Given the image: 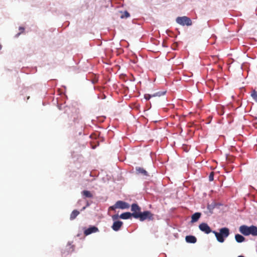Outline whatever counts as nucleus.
Masks as SVG:
<instances>
[{"label":"nucleus","instance_id":"1","mask_svg":"<svg viewBox=\"0 0 257 257\" xmlns=\"http://www.w3.org/2000/svg\"><path fill=\"white\" fill-rule=\"evenodd\" d=\"M239 232L245 236L251 235L253 236H257V226L251 225L248 226L245 225H241L239 228Z\"/></svg>","mask_w":257,"mask_h":257},{"label":"nucleus","instance_id":"2","mask_svg":"<svg viewBox=\"0 0 257 257\" xmlns=\"http://www.w3.org/2000/svg\"><path fill=\"white\" fill-rule=\"evenodd\" d=\"M213 233L217 240L220 242H223L224 241V237H227L229 234V230L227 227H223L219 230V232H217L215 231H213Z\"/></svg>","mask_w":257,"mask_h":257},{"label":"nucleus","instance_id":"3","mask_svg":"<svg viewBox=\"0 0 257 257\" xmlns=\"http://www.w3.org/2000/svg\"><path fill=\"white\" fill-rule=\"evenodd\" d=\"M135 218H139L141 221L146 219L149 220H153L154 219V214L149 211H145L143 212H141L140 214L135 213Z\"/></svg>","mask_w":257,"mask_h":257},{"label":"nucleus","instance_id":"4","mask_svg":"<svg viewBox=\"0 0 257 257\" xmlns=\"http://www.w3.org/2000/svg\"><path fill=\"white\" fill-rule=\"evenodd\" d=\"M176 22L182 26H189L192 25L191 20L186 16L177 17Z\"/></svg>","mask_w":257,"mask_h":257},{"label":"nucleus","instance_id":"5","mask_svg":"<svg viewBox=\"0 0 257 257\" xmlns=\"http://www.w3.org/2000/svg\"><path fill=\"white\" fill-rule=\"evenodd\" d=\"M199 228L200 230L206 234H209V233L212 232L213 231L209 225L206 223H201L199 225Z\"/></svg>","mask_w":257,"mask_h":257},{"label":"nucleus","instance_id":"6","mask_svg":"<svg viewBox=\"0 0 257 257\" xmlns=\"http://www.w3.org/2000/svg\"><path fill=\"white\" fill-rule=\"evenodd\" d=\"M131 211L133 212L132 214L135 218V213L140 214L141 213V208L137 204L134 203L131 206Z\"/></svg>","mask_w":257,"mask_h":257},{"label":"nucleus","instance_id":"7","mask_svg":"<svg viewBox=\"0 0 257 257\" xmlns=\"http://www.w3.org/2000/svg\"><path fill=\"white\" fill-rule=\"evenodd\" d=\"M115 207H117V208L124 209L128 208L130 207V205L125 202L122 201H117L115 203Z\"/></svg>","mask_w":257,"mask_h":257},{"label":"nucleus","instance_id":"8","mask_svg":"<svg viewBox=\"0 0 257 257\" xmlns=\"http://www.w3.org/2000/svg\"><path fill=\"white\" fill-rule=\"evenodd\" d=\"M123 223L121 221H114L111 226L112 229L115 231L119 230L122 226Z\"/></svg>","mask_w":257,"mask_h":257},{"label":"nucleus","instance_id":"9","mask_svg":"<svg viewBox=\"0 0 257 257\" xmlns=\"http://www.w3.org/2000/svg\"><path fill=\"white\" fill-rule=\"evenodd\" d=\"M98 231V229L97 227L95 226H91L89 227L88 228L86 229L84 232V233L85 235H89L92 233L96 232Z\"/></svg>","mask_w":257,"mask_h":257},{"label":"nucleus","instance_id":"10","mask_svg":"<svg viewBox=\"0 0 257 257\" xmlns=\"http://www.w3.org/2000/svg\"><path fill=\"white\" fill-rule=\"evenodd\" d=\"M186 241L188 243H194L197 241V239L194 236L188 235L186 236Z\"/></svg>","mask_w":257,"mask_h":257},{"label":"nucleus","instance_id":"11","mask_svg":"<svg viewBox=\"0 0 257 257\" xmlns=\"http://www.w3.org/2000/svg\"><path fill=\"white\" fill-rule=\"evenodd\" d=\"M82 195L84 198H91L93 197L92 193L88 190H84L81 192Z\"/></svg>","mask_w":257,"mask_h":257},{"label":"nucleus","instance_id":"12","mask_svg":"<svg viewBox=\"0 0 257 257\" xmlns=\"http://www.w3.org/2000/svg\"><path fill=\"white\" fill-rule=\"evenodd\" d=\"M201 215V213L196 212L193 214L191 217V222H195L198 221Z\"/></svg>","mask_w":257,"mask_h":257},{"label":"nucleus","instance_id":"13","mask_svg":"<svg viewBox=\"0 0 257 257\" xmlns=\"http://www.w3.org/2000/svg\"><path fill=\"white\" fill-rule=\"evenodd\" d=\"M136 170L138 174H141L144 176L148 175L147 172L143 168L138 167L136 168Z\"/></svg>","mask_w":257,"mask_h":257},{"label":"nucleus","instance_id":"14","mask_svg":"<svg viewBox=\"0 0 257 257\" xmlns=\"http://www.w3.org/2000/svg\"><path fill=\"white\" fill-rule=\"evenodd\" d=\"M133 216L132 214L130 212H124L120 214L119 217L123 219H127Z\"/></svg>","mask_w":257,"mask_h":257},{"label":"nucleus","instance_id":"15","mask_svg":"<svg viewBox=\"0 0 257 257\" xmlns=\"http://www.w3.org/2000/svg\"><path fill=\"white\" fill-rule=\"evenodd\" d=\"M235 240L238 242L241 243L245 240V238L241 235L237 234L235 235Z\"/></svg>","mask_w":257,"mask_h":257},{"label":"nucleus","instance_id":"16","mask_svg":"<svg viewBox=\"0 0 257 257\" xmlns=\"http://www.w3.org/2000/svg\"><path fill=\"white\" fill-rule=\"evenodd\" d=\"M79 214V212L77 210H73L70 214V220L74 219L77 215Z\"/></svg>","mask_w":257,"mask_h":257},{"label":"nucleus","instance_id":"17","mask_svg":"<svg viewBox=\"0 0 257 257\" xmlns=\"http://www.w3.org/2000/svg\"><path fill=\"white\" fill-rule=\"evenodd\" d=\"M250 96L253 99V100L257 103V91L255 90H252Z\"/></svg>","mask_w":257,"mask_h":257},{"label":"nucleus","instance_id":"18","mask_svg":"<svg viewBox=\"0 0 257 257\" xmlns=\"http://www.w3.org/2000/svg\"><path fill=\"white\" fill-rule=\"evenodd\" d=\"M166 93L165 91L164 92H158L153 95V96H161L164 95Z\"/></svg>","mask_w":257,"mask_h":257},{"label":"nucleus","instance_id":"19","mask_svg":"<svg viewBox=\"0 0 257 257\" xmlns=\"http://www.w3.org/2000/svg\"><path fill=\"white\" fill-rule=\"evenodd\" d=\"M130 16V14L127 12L125 11L124 12L123 14L121 15V18H127L129 17Z\"/></svg>","mask_w":257,"mask_h":257},{"label":"nucleus","instance_id":"20","mask_svg":"<svg viewBox=\"0 0 257 257\" xmlns=\"http://www.w3.org/2000/svg\"><path fill=\"white\" fill-rule=\"evenodd\" d=\"M213 177H214V173L213 172H212L209 176V181H212L213 180Z\"/></svg>","mask_w":257,"mask_h":257},{"label":"nucleus","instance_id":"21","mask_svg":"<svg viewBox=\"0 0 257 257\" xmlns=\"http://www.w3.org/2000/svg\"><path fill=\"white\" fill-rule=\"evenodd\" d=\"M152 96H153V95H151L149 94H146L144 95V98L146 100H149L151 98Z\"/></svg>","mask_w":257,"mask_h":257},{"label":"nucleus","instance_id":"22","mask_svg":"<svg viewBox=\"0 0 257 257\" xmlns=\"http://www.w3.org/2000/svg\"><path fill=\"white\" fill-rule=\"evenodd\" d=\"M116 208H117V207H115V204H114V205H113V206H110V207H109V209H111V210H115V209H116Z\"/></svg>","mask_w":257,"mask_h":257},{"label":"nucleus","instance_id":"23","mask_svg":"<svg viewBox=\"0 0 257 257\" xmlns=\"http://www.w3.org/2000/svg\"><path fill=\"white\" fill-rule=\"evenodd\" d=\"M112 218L113 220H114L118 218V215H113Z\"/></svg>","mask_w":257,"mask_h":257},{"label":"nucleus","instance_id":"24","mask_svg":"<svg viewBox=\"0 0 257 257\" xmlns=\"http://www.w3.org/2000/svg\"><path fill=\"white\" fill-rule=\"evenodd\" d=\"M19 30L21 31L22 33H23L24 31V28L20 27L19 28Z\"/></svg>","mask_w":257,"mask_h":257},{"label":"nucleus","instance_id":"25","mask_svg":"<svg viewBox=\"0 0 257 257\" xmlns=\"http://www.w3.org/2000/svg\"><path fill=\"white\" fill-rule=\"evenodd\" d=\"M89 205V204L88 202H87V204H86V206H84L82 208V210H84L86 207L88 206Z\"/></svg>","mask_w":257,"mask_h":257},{"label":"nucleus","instance_id":"26","mask_svg":"<svg viewBox=\"0 0 257 257\" xmlns=\"http://www.w3.org/2000/svg\"><path fill=\"white\" fill-rule=\"evenodd\" d=\"M207 208H208V209L210 210V209H212V207H211V205H210L208 204V205H207Z\"/></svg>","mask_w":257,"mask_h":257},{"label":"nucleus","instance_id":"27","mask_svg":"<svg viewBox=\"0 0 257 257\" xmlns=\"http://www.w3.org/2000/svg\"><path fill=\"white\" fill-rule=\"evenodd\" d=\"M20 33H18V34L17 35V36H19V35H20Z\"/></svg>","mask_w":257,"mask_h":257},{"label":"nucleus","instance_id":"28","mask_svg":"<svg viewBox=\"0 0 257 257\" xmlns=\"http://www.w3.org/2000/svg\"><path fill=\"white\" fill-rule=\"evenodd\" d=\"M238 257H244V256H242V255H239V256H238Z\"/></svg>","mask_w":257,"mask_h":257},{"label":"nucleus","instance_id":"29","mask_svg":"<svg viewBox=\"0 0 257 257\" xmlns=\"http://www.w3.org/2000/svg\"><path fill=\"white\" fill-rule=\"evenodd\" d=\"M2 49V45H0V50Z\"/></svg>","mask_w":257,"mask_h":257},{"label":"nucleus","instance_id":"30","mask_svg":"<svg viewBox=\"0 0 257 257\" xmlns=\"http://www.w3.org/2000/svg\"><path fill=\"white\" fill-rule=\"evenodd\" d=\"M255 119H256V120H257V117H256V118H255Z\"/></svg>","mask_w":257,"mask_h":257}]
</instances>
